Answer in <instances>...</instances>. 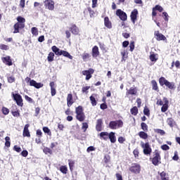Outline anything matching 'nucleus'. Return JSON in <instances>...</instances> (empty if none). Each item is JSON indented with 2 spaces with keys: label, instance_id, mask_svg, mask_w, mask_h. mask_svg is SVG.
Wrapping results in <instances>:
<instances>
[{
  "label": "nucleus",
  "instance_id": "obj_1",
  "mask_svg": "<svg viewBox=\"0 0 180 180\" xmlns=\"http://www.w3.org/2000/svg\"><path fill=\"white\" fill-rule=\"evenodd\" d=\"M76 118L79 122H84L85 120V114L84 113V110L82 106L76 108Z\"/></svg>",
  "mask_w": 180,
  "mask_h": 180
},
{
  "label": "nucleus",
  "instance_id": "obj_2",
  "mask_svg": "<svg viewBox=\"0 0 180 180\" xmlns=\"http://www.w3.org/2000/svg\"><path fill=\"white\" fill-rule=\"evenodd\" d=\"M25 82H30V86H34V88H37V89H39V88H43V84L37 83L34 80H31L30 77H27L25 79Z\"/></svg>",
  "mask_w": 180,
  "mask_h": 180
},
{
  "label": "nucleus",
  "instance_id": "obj_3",
  "mask_svg": "<svg viewBox=\"0 0 180 180\" xmlns=\"http://www.w3.org/2000/svg\"><path fill=\"white\" fill-rule=\"evenodd\" d=\"M141 146L142 148H143V154H145L146 155H150V154H151L152 150L148 143H144L141 142Z\"/></svg>",
  "mask_w": 180,
  "mask_h": 180
},
{
  "label": "nucleus",
  "instance_id": "obj_4",
  "mask_svg": "<svg viewBox=\"0 0 180 180\" xmlns=\"http://www.w3.org/2000/svg\"><path fill=\"white\" fill-rule=\"evenodd\" d=\"M123 122L122 120L112 121L110 122V129H119V127H122Z\"/></svg>",
  "mask_w": 180,
  "mask_h": 180
},
{
  "label": "nucleus",
  "instance_id": "obj_5",
  "mask_svg": "<svg viewBox=\"0 0 180 180\" xmlns=\"http://www.w3.org/2000/svg\"><path fill=\"white\" fill-rule=\"evenodd\" d=\"M94 72L95 70H94V69L90 68L88 70H83L82 73L83 75L86 76V79L88 81L92 78V74H94Z\"/></svg>",
  "mask_w": 180,
  "mask_h": 180
},
{
  "label": "nucleus",
  "instance_id": "obj_6",
  "mask_svg": "<svg viewBox=\"0 0 180 180\" xmlns=\"http://www.w3.org/2000/svg\"><path fill=\"white\" fill-rule=\"evenodd\" d=\"M152 163L153 165H158V164H161V157L160 156V153H158V152H156L154 154V157L152 159Z\"/></svg>",
  "mask_w": 180,
  "mask_h": 180
},
{
  "label": "nucleus",
  "instance_id": "obj_7",
  "mask_svg": "<svg viewBox=\"0 0 180 180\" xmlns=\"http://www.w3.org/2000/svg\"><path fill=\"white\" fill-rule=\"evenodd\" d=\"M44 6L49 11H54V1L53 0H45Z\"/></svg>",
  "mask_w": 180,
  "mask_h": 180
},
{
  "label": "nucleus",
  "instance_id": "obj_8",
  "mask_svg": "<svg viewBox=\"0 0 180 180\" xmlns=\"http://www.w3.org/2000/svg\"><path fill=\"white\" fill-rule=\"evenodd\" d=\"M117 16H119L121 20H127V14L124 13L123 11L118 9L116 11Z\"/></svg>",
  "mask_w": 180,
  "mask_h": 180
},
{
  "label": "nucleus",
  "instance_id": "obj_9",
  "mask_svg": "<svg viewBox=\"0 0 180 180\" xmlns=\"http://www.w3.org/2000/svg\"><path fill=\"white\" fill-rule=\"evenodd\" d=\"M13 99L15 101L17 105L18 106H22L23 105L22 100V96L20 94H12Z\"/></svg>",
  "mask_w": 180,
  "mask_h": 180
},
{
  "label": "nucleus",
  "instance_id": "obj_10",
  "mask_svg": "<svg viewBox=\"0 0 180 180\" xmlns=\"http://www.w3.org/2000/svg\"><path fill=\"white\" fill-rule=\"evenodd\" d=\"M130 171L134 174H140V165L138 164H134L133 166L130 167Z\"/></svg>",
  "mask_w": 180,
  "mask_h": 180
},
{
  "label": "nucleus",
  "instance_id": "obj_11",
  "mask_svg": "<svg viewBox=\"0 0 180 180\" xmlns=\"http://www.w3.org/2000/svg\"><path fill=\"white\" fill-rule=\"evenodd\" d=\"M155 36L156 37V40H158V41H161V40H167V37H165V36L161 33H160V31H155Z\"/></svg>",
  "mask_w": 180,
  "mask_h": 180
},
{
  "label": "nucleus",
  "instance_id": "obj_12",
  "mask_svg": "<svg viewBox=\"0 0 180 180\" xmlns=\"http://www.w3.org/2000/svg\"><path fill=\"white\" fill-rule=\"evenodd\" d=\"M137 15H139V11L137 9H134L131 13V20L133 23H136V20H137Z\"/></svg>",
  "mask_w": 180,
  "mask_h": 180
},
{
  "label": "nucleus",
  "instance_id": "obj_13",
  "mask_svg": "<svg viewBox=\"0 0 180 180\" xmlns=\"http://www.w3.org/2000/svg\"><path fill=\"white\" fill-rule=\"evenodd\" d=\"M136 94H137V89L131 87L130 89L127 90L126 96L129 97V95H136Z\"/></svg>",
  "mask_w": 180,
  "mask_h": 180
},
{
  "label": "nucleus",
  "instance_id": "obj_14",
  "mask_svg": "<svg viewBox=\"0 0 180 180\" xmlns=\"http://www.w3.org/2000/svg\"><path fill=\"white\" fill-rule=\"evenodd\" d=\"M30 126V125L29 124H25V126L24 127V130H23V136L24 137H30V132L29 131Z\"/></svg>",
  "mask_w": 180,
  "mask_h": 180
},
{
  "label": "nucleus",
  "instance_id": "obj_15",
  "mask_svg": "<svg viewBox=\"0 0 180 180\" xmlns=\"http://www.w3.org/2000/svg\"><path fill=\"white\" fill-rule=\"evenodd\" d=\"M23 27H25V24H20L19 23H16L15 25H14V32L13 33H19V30L20 29H23Z\"/></svg>",
  "mask_w": 180,
  "mask_h": 180
},
{
  "label": "nucleus",
  "instance_id": "obj_16",
  "mask_svg": "<svg viewBox=\"0 0 180 180\" xmlns=\"http://www.w3.org/2000/svg\"><path fill=\"white\" fill-rule=\"evenodd\" d=\"M3 63L6 64V65H12V60H11L10 56H6L1 58Z\"/></svg>",
  "mask_w": 180,
  "mask_h": 180
},
{
  "label": "nucleus",
  "instance_id": "obj_17",
  "mask_svg": "<svg viewBox=\"0 0 180 180\" xmlns=\"http://www.w3.org/2000/svg\"><path fill=\"white\" fill-rule=\"evenodd\" d=\"M70 30L72 34H79V28L75 25H72Z\"/></svg>",
  "mask_w": 180,
  "mask_h": 180
},
{
  "label": "nucleus",
  "instance_id": "obj_18",
  "mask_svg": "<svg viewBox=\"0 0 180 180\" xmlns=\"http://www.w3.org/2000/svg\"><path fill=\"white\" fill-rule=\"evenodd\" d=\"M67 103H68V108H70V106L72 105V103H74V101L72 100V94H69L68 95Z\"/></svg>",
  "mask_w": 180,
  "mask_h": 180
},
{
  "label": "nucleus",
  "instance_id": "obj_19",
  "mask_svg": "<svg viewBox=\"0 0 180 180\" xmlns=\"http://www.w3.org/2000/svg\"><path fill=\"white\" fill-rule=\"evenodd\" d=\"M104 25L108 29H112V22L109 20V18L105 17L104 18Z\"/></svg>",
  "mask_w": 180,
  "mask_h": 180
},
{
  "label": "nucleus",
  "instance_id": "obj_20",
  "mask_svg": "<svg viewBox=\"0 0 180 180\" xmlns=\"http://www.w3.org/2000/svg\"><path fill=\"white\" fill-rule=\"evenodd\" d=\"M51 50L52 51H53V53H55L56 56H61V53L63 50H60L57 46H52Z\"/></svg>",
  "mask_w": 180,
  "mask_h": 180
},
{
  "label": "nucleus",
  "instance_id": "obj_21",
  "mask_svg": "<svg viewBox=\"0 0 180 180\" xmlns=\"http://www.w3.org/2000/svg\"><path fill=\"white\" fill-rule=\"evenodd\" d=\"M92 56L93 57H98L99 56V48L98 46H94L92 49Z\"/></svg>",
  "mask_w": 180,
  "mask_h": 180
},
{
  "label": "nucleus",
  "instance_id": "obj_22",
  "mask_svg": "<svg viewBox=\"0 0 180 180\" xmlns=\"http://www.w3.org/2000/svg\"><path fill=\"white\" fill-rule=\"evenodd\" d=\"M96 129L97 131H102V120L101 119L97 120Z\"/></svg>",
  "mask_w": 180,
  "mask_h": 180
},
{
  "label": "nucleus",
  "instance_id": "obj_23",
  "mask_svg": "<svg viewBox=\"0 0 180 180\" xmlns=\"http://www.w3.org/2000/svg\"><path fill=\"white\" fill-rule=\"evenodd\" d=\"M108 139H110L111 143H116V136L114 132H110L109 134Z\"/></svg>",
  "mask_w": 180,
  "mask_h": 180
},
{
  "label": "nucleus",
  "instance_id": "obj_24",
  "mask_svg": "<svg viewBox=\"0 0 180 180\" xmlns=\"http://www.w3.org/2000/svg\"><path fill=\"white\" fill-rule=\"evenodd\" d=\"M100 137L103 139V140H108L109 139V134L108 132H101L100 134Z\"/></svg>",
  "mask_w": 180,
  "mask_h": 180
},
{
  "label": "nucleus",
  "instance_id": "obj_25",
  "mask_svg": "<svg viewBox=\"0 0 180 180\" xmlns=\"http://www.w3.org/2000/svg\"><path fill=\"white\" fill-rule=\"evenodd\" d=\"M150 60L151 61H153L155 63V61H157V60H158V55L155 54V53H152L150 56Z\"/></svg>",
  "mask_w": 180,
  "mask_h": 180
},
{
  "label": "nucleus",
  "instance_id": "obj_26",
  "mask_svg": "<svg viewBox=\"0 0 180 180\" xmlns=\"http://www.w3.org/2000/svg\"><path fill=\"white\" fill-rule=\"evenodd\" d=\"M61 56H64V57H67L68 58H70V60H72V56H70V53L65 51H62Z\"/></svg>",
  "mask_w": 180,
  "mask_h": 180
},
{
  "label": "nucleus",
  "instance_id": "obj_27",
  "mask_svg": "<svg viewBox=\"0 0 180 180\" xmlns=\"http://www.w3.org/2000/svg\"><path fill=\"white\" fill-rule=\"evenodd\" d=\"M95 96H96V94H93L90 96V101L93 106H96V100L95 99Z\"/></svg>",
  "mask_w": 180,
  "mask_h": 180
},
{
  "label": "nucleus",
  "instance_id": "obj_28",
  "mask_svg": "<svg viewBox=\"0 0 180 180\" xmlns=\"http://www.w3.org/2000/svg\"><path fill=\"white\" fill-rule=\"evenodd\" d=\"M139 136L141 139H143V140H146L148 137V135L144 131H140Z\"/></svg>",
  "mask_w": 180,
  "mask_h": 180
},
{
  "label": "nucleus",
  "instance_id": "obj_29",
  "mask_svg": "<svg viewBox=\"0 0 180 180\" xmlns=\"http://www.w3.org/2000/svg\"><path fill=\"white\" fill-rule=\"evenodd\" d=\"M47 60L49 63L54 61V53L53 52L49 53L48 55Z\"/></svg>",
  "mask_w": 180,
  "mask_h": 180
},
{
  "label": "nucleus",
  "instance_id": "obj_30",
  "mask_svg": "<svg viewBox=\"0 0 180 180\" xmlns=\"http://www.w3.org/2000/svg\"><path fill=\"white\" fill-rule=\"evenodd\" d=\"M121 56L122 61H126V59L127 58V53L126 52V50L121 51Z\"/></svg>",
  "mask_w": 180,
  "mask_h": 180
},
{
  "label": "nucleus",
  "instance_id": "obj_31",
  "mask_svg": "<svg viewBox=\"0 0 180 180\" xmlns=\"http://www.w3.org/2000/svg\"><path fill=\"white\" fill-rule=\"evenodd\" d=\"M165 85L167 86V88H169V89H174L175 88V84L168 81L166 82Z\"/></svg>",
  "mask_w": 180,
  "mask_h": 180
},
{
  "label": "nucleus",
  "instance_id": "obj_32",
  "mask_svg": "<svg viewBox=\"0 0 180 180\" xmlns=\"http://www.w3.org/2000/svg\"><path fill=\"white\" fill-rule=\"evenodd\" d=\"M17 20H18L17 23H20V25H25V22H26L25 18L23 17H21V16L18 17Z\"/></svg>",
  "mask_w": 180,
  "mask_h": 180
},
{
  "label": "nucleus",
  "instance_id": "obj_33",
  "mask_svg": "<svg viewBox=\"0 0 180 180\" xmlns=\"http://www.w3.org/2000/svg\"><path fill=\"white\" fill-rule=\"evenodd\" d=\"M31 32H32V34L34 36H37V34H39V30H37V28L35 27H33L31 29Z\"/></svg>",
  "mask_w": 180,
  "mask_h": 180
},
{
  "label": "nucleus",
  "instance_id": "obj_34",
  "mask_svg": "<svg viewBox=\"0 0 180 180\" xmlns=\"http://www.w3.org/2000/svg\"><path fill=\"white\" fill-rule=\"evenodd\" d=\"M84 61H86L88 60V58H89V57H91V55L88 53H84L82 56Z\"/></svg>",
  "mask_w": 180,
  "mask_h": 180
},
{
  "label": "nucleus",
  "instance_id": "obj_35",
  "mask_svg": "<svg viewBox=\"0 0 180 180\" xmlns=\"http://www.w3.org/2000/svg\"><path fill=\"white\" fill-rule=\"evenodd\" d=\"M168 80H167L164 77H161L159 79V82L160 84V85L162 86L163 85H165L167 84Z\"/></svg>",
  "mask_w": 180,
  "mask_h": 180
},
{
  "label": "nucleus",
  "instance_id": "obj_36",
  "mask_svg": "<svg viewBox=\"0 0 180 180\" xmlns=\"http://www.w3.org/2000/svg\"><path fill=\"white\" fill-rule=\"evenodd\" d=\"M131 115H134V116H136V115H137V113H139V109L137 108V107H134L131 109Z\"/></svg>",
  "mask_w": 180,
  "mask_h": 180
},
{
  "label": "nucleus",
  "instance_id": "obj_37",
  "mask_svg": "<svg viewBox=\"0 0 180 180\" xmlns=\"http://www.w3.org/2000/svg\"><path fill=\"white\" fill-rule=\"evenodd\" d=\"M151 84L153 85V89L154 91H158V86L157 85V82H155V80H153L151 82Z\"/></svg>",
  "mask_w": 180,
  "mask_h": 180
},
{
  "label": "nucleus",
  "instance_id": "obj_38",
  "mask_svg": "<svg viewBox=\"0 0 180 180\" xmlns=\"http://www.w3.org/2000/svg\"><path fill=\"white\" fill-rule=\"evenodd\" d=\"M5 140H6V143H5L6 147H11V141H9L11 140V138L9 136H6L5 138Z\"/></svg>",
  "mask_w": 180,
  "mask_h": 180
},
{
  "label": "nucleus",
  "instance_id": "obj_39",
  "mask_svg": "<svg viewBox=\"0 0 180 180\" xmlns=\"http://www.w3.org/2000/svg\"><path fill=\"white\" fill-rule=\"evenodd\" d=\"M153 11H158L159 12H162V11H164V8L161 6L157 5L155 6V8H153Z\"/></svg>",
  "mask_w": 180,
  "mask_h": 180
},
{
  "label": "nucleus",
  "instance_id": "obj_40",
  "mask_svg": "<svg viewBox=\"0 0 180 180\" xmlns=\"http://www.w3.org/2000/svg\"><path fill=\"white\" fill-rule=\"evenodd\" d=\"M43 131L48 134V136H51V131L47 127L43 128Z\"/></svg>",
  "mask_w": 180,
  "mask_h": 180
},
{
  "label": "nucleus",
  "instance_id": "obj_41",
  "mask_svg": "<svg viewBox=\"0 0 180 180\" xmlns=\"http://www.w3.org/2000/svg\"><path fill=\"white\" fill-rule=\"evenodd\" d=\"M60 171L62 172L63 174H67L68 169L66 167V166H61L60 167Z\"/></svg>",
  "mask_w": 180,
  "mask_h": 180
},
{
  "label": "nucleus",
  "instance_id": "obj_42",
  "mask_svg": "<svg viewBox=\"0 0 180 180\" xmlns=\"http://www.w3.org/2000/svg\"><path fill=\"white\" fill-rule=\"evenodd\" d=\"M44 153L45 154H52L53 151L51 150V149H50L49 148H44Z\"/></svg>",
  "mask_w": 180,
  "mask_h": 180
},
{
  "label": "nucleus",
  "instance_id": "obj_43",
  "mask_svg": "<svg viewBox=\"0 0 180 180\" xmlns=\"http://www.w3.org/2000/svg\"><path fill=\"white\" fill-rule=\"evenodd\" d=\"M155 133H158V134H160V136H164L165 134V131L162 129H155Z\"/></svg>",
  "mask_w": 180,
  "mask_h": 180
},
{
  "label": "nucleus",
  "instance_id": "obj_44",
  "mask_svg": "<svg viewBox=\"0 0 180 180\" xmlns=\"http://www.w3.org/2000/svg\"><path fill=\"white\" fill-rule=\"evenodd\" d=\"M167 123L169 124V126H170V127H172V124H174V120H172V118H168Z\"/></svg>",
  "mask_w": 180,
  "mask_h": 180
},
{
  "label": "nucleus",
  "instance_id": "obj_45",
  "mask_svg": "<svg viewBox=\"0 0 180 180\" xmlns=\"http://www.w3.org/2000/svg\"><path fill=\"white\" fill-rule=\"evenodd\" d=\"M68 162H69L70 169V170L72 171V167H74V164H75L74 160H68Z\"/></svg>",
  "mask_w": 180,
  "mask_h": 180
},
{
  "label": "nucleus",
  "instance_id": "obj_46",
  "mask_svg": "<svg viewBox=\"0 0 180 180\" xmlns=\"http://www.w3.org/2000/svg\"><path fill=\"white\" fill-rule=\"evenodd\" d=\"M143 113L146 115V116H150V110L147 107H145L143 110Z\"/></svg>",
  "mask_w": 180,
  "mask_h": 180
},
{
  "label": "nucleus",
  "instance_id": "obj_47",
  "mask_svg": "<svg viewBox=\"0 0 180 180\" xmlns=\"http://www.w3.org/2000/svg\"><path fill=\"white\" fill-rule=\"evenodd\" d=\"M2 112H3L4 115H8L9 113V109H8L5 107H3Z\"/></svg>",
  "mask_w": 180,
  "mask_h": 180
},
{
  "label": "nucleus",
  "instance_id": "obj_48",
  "mask_svg": "<svg viewBox=\"0 0 180 180\" xmlns=\"http://www.w3.org/2000/svg\"><path fill=\"white\" fill-rule=\"evenodd\" d=\"M8 82L10 84H12L13 82H15V77L13 76L8 77Z\"/></svg>",
  "mask_w": 180,
  "mask_h": 180
},
{
  "label": "nucleus",
  "instance_id": "obj_49",
  "mask_svg": "<svg viewBox=\"0 0 180 180\" xmlns=\"http://www.w3.org/2000/svg\"><path fill=\"white\" fill-rule=\"evenodd\" d=\"M141 129L146 131H147V129H148V127H147V124L144 123V122H142L141 123Z\"/></svg>",
  "mask_w": 180,
  "mask_h": 180
},
{
  "label": "nucleus",
  "instance_id": "obj_50",
  "mask_svg": "<svg viewBox=\"0 0 180 180\" xmlns=\"http://www.w3.org/2000/svg\"><path fill=\"white\" fill-rule=\"evenodd\" d=\"M82 129L84 130V131H86V129H88V123H83Z\"/></svg>",
  "mask_w": 180,
  "mask_h": 180
},
{
  "label": "nucleus",
  "instance_id": "obj_51",
  "mask_svg": "<svg viewBox=\"0 0 180 180\" xmlns=\"http://www.w3.org/2000/svg\"><path fill=\"white\" fill-rule=\"evenodd\" d=\"M162 112H167L168 110V105H163L161 108Z\"/></svg>",
  "mask_w": 180,
  "mask_h": 180
},
{
  "label": "nucleus",
  "instance_id": "obj_52",
  "mask_svg": "<svg viewBox=\"0 0 180 180\" xmlns=\"http://www.w3.org/2000/svg\"><path fill=\"white\" fill-rule=\"evenodd\" d=\"M14 150L15 151H16L17 153H20V151H22V148H20V147L18 146H14Z\"/></svg>",
  "mask_w": 180,
  "mask_h": 180
},
{
  "label": "nucleus",
  "instance_id": "obj_53",
  "mask_svg": "<svg viewBox=\"0 0 180 180\" xmlns=\"http://www.w3.org/2000/svg\"><path fill=\"white\" fill-rule=\"evenodd\" d=\"M89 88H91L90 86H85L82 88V91L83 92V94H84V92H86V94H88V90L89 89Z\"/></svg>",
  "mask_w": 180,
  "mask_h": 180
},
{
  "label": "nucleus",
  "instance_id": "obj_54",
  "mask_svg": "<svg viewBox=\"0 0 180 180\" xmlns=\"http://www.w3.org/2000/svg\"><path fill=\"white\" fill-rule=\"evenodd\" d=\"M130 51H133L134 50V42L131 41L129 44Z\"/></svg>",
  "mask_w": 180,
  "mask_h": 180
},
{
  "label": "nucleus",
  "instance_id": "obj_55",
  "mask_svg": "<svg viewBox=\"0 0 180 180\" xmlns=\"http://www.w3.org/2000/svg\"><path fill=\"white\" fill-rule=\"evenodd\" d=\"M160 176H161V178H162V180H168V179H167V177H165V176H166V174H165V172H162V173L160 174Z\"/></svg>",
  "mask_w": 180,
  "mask_h": 180
},
{
  "label": "nucleus",
  "instance_id": "obj_56",
  "mask_svg": "<svg viewBox=\"0 0 180 180\" xmlns=\"http://www.w3.org/2000/svg\"><path fill=\"white\" fill-rule=\"evenodd\" d=\"M162 102H163V105H168V103H169V101L165 97L163 98V101Z\"/></svg>",
  "mask_w": 180,
  "mask_h": 180
},
{
  "label": "nucleus",
  "instance_id": "obj_57",
  "mask_svg": "<svg viewBox=\"0 0 180 180\" xmlns=\"http://www.w3.org/2000/svg\"><path fill=\"white\" fill-rule=\"evenodd\" d=\"M162 150H164L165 151H167L169 148V146L168 145H162L161 146Z\"/></svg>",
  "mask_w": 180,
  "mask_h": 180
},
{
  "label": "nucleus",
  "instance_id": "obj_58",
  "mask_svg": "<svg viewBox=\"0 0 180 180\" xmlns=\"http://www.w3.org/2000/svg\"><path fill=\"white\" fill-rule=\"evenodd\" d=\"M87 153H91V151H95V148L94 146H90L86 150Z\"/></svg>",
  "mask_w": 180,
  "mask_h": 180
},
{
  "label": "nucleus",
  "instance_id": "obj_59",
  "mask_svg": "<svg viewBox=\"0 0 180 180\" xmlns=\"http://www.w3.org/2000/svg\"><path fill=\"white\" fill-rule=\"evenodd\" d=\"M97 4H98V0H92V8H96Z\"/></svg>",
  "mask_w": 180,
  "mask_h": 180
},
{
  "label": "nucleus",
  "instance_id": "obj_60",
  "mask_svg": "<svg viewBox=\"0 0 180 180\" xmlns=\"http://www.w3.org/2000/svg\"><path fill=\"white\" fill-rule=\"evenodd\" d=\"M0 49L1 50H8V46L2 44L0 45Z\"/></svg>",
  "mask_w": 180,
  "mask_h": 180
},
{
  "label": "nucleus",
  "instance_id": "obj_61",
  "mask_svg": "<svg viewBox=\"0 0 180 180\" xmlns=\"http://www.w3.org/2000/svg\"><path fill=\"white\" fill-rule=\"evenodd\" d=\"M51 96H54L56 94V88L51 89Z\"/></svg>",
  "mask_w": 180,
  "mask_h": 180
},
{
  "label": "nucleus",
  "instance_id": "obj_62",
  "mask_svg": "<svg viewBox=\"0 0 180 180\" xmlns=\"http://www.w3.org/2000/svg\"><path fill=\"white\" fill-rule=\"evenodd\" d=\"M28 154L29 153L27 152V150H22V152L21 153L22 157H26L27 155H28Z\"/></svg>",
  "mask_w": 180,
  "mask_h": 180
},
{
  "label": "nucleus",
  "instance_id": "obj_63",
  "mask_svg": "<svg viewBox=\"0 0 180 180\" xmlns=\"http://www.w3.org/2000/svg\"><path fill=\"white\" fill-rule=\"evenodd\" d=\"M133 153L135 158L139 157V150L135 149Z\"/></svg>",
  "mask_w": 180,
  "mask_h": 180
},
{
  "label": "nucleus",
  "instance_id": "obj_64",
  "mask_svg": "<svg viewBox=\"0 0 180 180\" xmlns=\"http://www.w3.org/2000/svg\"><path fill=\"white\" fill-rule=\"evenodd\" d=\"M25 0H20V6H21V8H25Z\"/></svg>",
  "mask_w": 180,
  "mask_h": 180
}]
</instances>
